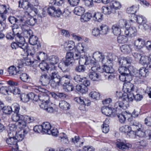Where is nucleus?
<instances>
[{
	"mask_svg": "<svg viewBox=\"0 0 151 151\" xmlns=\"http://www.w3.org/2000/svg\"><path fill=\"white\" fill-rule=\"evenodd\" d=\"M120 131L124 133H129L132 131V128L129 125H125L119 128Z\"/></svg>",
	"mask_w": 151,
	"mask_h": 151,
	"instance_id": "46",
	"label": "nucleus"
},
{
	"mask_svg": "<svg viewBox=\"0 0 151 151\" xmlns=\"http://www.w3.org/2000/svg\"><path fill=\"white\" fill-rule=\"evenodd\" d=\"M29 0H20L18 1L19 7L24 9H31V4L27 1Z\"/></svg>",
	"mask_w": 151,
	"mask_h": 151,
	"instance_id": "21",
	"label": "nucleus"
},
{
	"mask_svg": "<svg viewBox=\"0 0 151 151\" xmlns=\"http://www.w3.org/2000/svg\"><path fill=\"white\" fill-rule=\"evenodd\" d=\"M65 60L69 61V63L71 64L73 60V53L71 52H67Z\"/></svg>",
	"mask_w": 151,
	"mask_h": 151,
	"instance_id": "63",
	"label": "nucleus"
},
{
	"mask_svg": "<svg viewBox=\"0 0 151 151\" xmlns=\"http://www.w3.org/2000/svg\"><path fill=\"white\" fill-rule=\"evenodd\" d=\"M117 115L119 122L122 123L125 122L126 118H129L130 117L131 113L129 111H125L121 114Z\"/></svg>",
	"mask_w": 151,
	"mask_h": 151,
	"instance_id": "16",
	"label": "nucleus"
},
{
	"mask_svg": "<svg viewBox=\"0 0 151 151\" xmlns=\"http://www.w3.org/2000/svg\"><path fill=\"white\" fill-rule=\"evenodd\" d=\"M118 70L120 74H128L131 73L129 69L126 67V66L120 65Z\"/></svg>",
	"mask_w": 151,
	"mask_h": 151,
	"instance_id": "36",
	"label": "nucleus"
},
{
	"mask_svg": "<svg viewBox=\"0 0 151 151\" xmlns=\"http://www.w3.org/2000/svg\"><path fill=\"white\" fill-rule=\"evenodd\" d=\"M20 78L23 82H28L30 80L29 75L26 73H23L21 74L20 77Z\"/></svg>",
	"mask_w": 151,
	"mask_h": 151,
	"instance_id": "59",
	"label": "nucleus"
},
{
	"mask_svg": "<svg viewBox=\"0 0 151 151\" xmlns=\"http://www.w3.org/2000/svg\"><path fill=\"white\" fill-rule=\"evenodd\" d=\"M103 15L101 13L97 12L95 13L93 16V19L98 22H101L103 19Z\"/></svg>",
	"mask_w": 151,
	"mask_h": 151,
	"instance_id": "39",
	"label": "nucleus"
},
{
	"mask_svg": "<svg viewBox=\"0 0 151 151\" xmlns=\"http://www.w3.org/2000/svg\"><path fill=\"white\" fill-rule=\"evenodd\" d=\"M17 126L14 124H10L9 125V130L8 131V134H11L13 135L16 134Z\"/></svg>",
	"mask_w": 151,
	"mask_h": 151,
	"instance_id": "34",
	"label": "nucleus"
},
{
	"mask_svg": "<svg viewBox=\"0 0 151 151\" xmlns=\"http://www.w3.org/2000/svg\"><path fill=\"white\" fill-rule=\"evenodd\" d=\"M133 18L136 20L137 23L140 25H142L145 29H147L148 27L147 25L146 24V19L142 17V15H134Z\"/></svg>",
	"mask_w": 151,
	"mask_h": 151,
	"instance_id": "12",
	"label": "nucleus"
},
{
	"mask_svg": "<svg viewBox=\"0 0 151 151\" xmlns=\"http://www.w3.org/2000/svg\"><path fill=\"white\" fill-rule=\"evenodd\" d=\"M149 57L145 56H141L139 60V63L142 65H146L149 63Z\"/></svg>",
	"mask_w": 151,
	"mask_h": 151,
	"instance_id": "54",
	"label": "nucleus"
},
{
	"mask_svg": "<svg viewBox=\"0 0 151 151\" xmlns=\"http://www.w3.org/2000/svg\"><path fill=\"white\" fill-rule=\"evenodd\" d=\"M78 63L79 65H86V63L88 61V58L86 55H84L83 56H81L79 59Z\"/></svg>",
	"mask_w": 151,
	"mask_h": 151,
	"instance_id": "45",
	"label": "nucleus"
},
{
	"mask_svg": "<svg viewBox=\"0 0 151 151\" xmlns=\"http://www.w3.org/2000/svg\"><path fill=\"white\" fill-rule=\"evenodd\" d=\"M7 83L9 85L8 86L9 90H11L15 87L16 86H19V83L20 82H14L13 81L9 80L8 81H7Z\"/></svg>",
	"mask_w": 151,
	"mask_h": 151,
	"instance_id": "53",
	"label": "nucleus"
},
{
	"mask_svg": "<svg viewBox=\"0 0 151 151\" xmlns=\"http://www.w3.org/2000/svg\"><path fill=\"white\" fill-rule=\"evenodd\" d=\"M22 122L18 123V126L20 128L25 127L27 123L33 122L34 120L33 117L27 115H22L21 116Z\"/></svg>",
	"mask_w": 151,
	"mask_h": 151,
	"instance_id": "5",
	"label": "nucleus"
},
{
	"mask_svg": "<svg viewBox=\"0 0 151 151\" xmlns=\"http://www.w3.org/2000/svg\"><path fill=\"white\" fill-rule=\"evenodd\" d=\"M70 76L69 75H65L61 77L60 81L59 86L61 85L63 86L64 87L67 86L69 83H70Z\"/></svg>",
	"mask_w": 151,
	"mask_h": 151,
	"instance_id": "22",
	"label": "nucleus"
},
{
	"mask_svg": "<svg viewBox=\"0 0 151 151\" xmlns=\"http://www.w3.org/2000/svg\"><path fill=\"white\" fill-rule=\"evenodd\" d=\"M65 48L67 50H71L75 48V46L74 42L72 41H70L68 42L67 45H65Z\"/></svg>",
	"mask_w": 151,
	"mask_h": 151,
	"instance_id": "43",
	"label": "nucleus"
},
{
	"mask_svg": "<svg viewBox=\"0 0 151 151\" xmlns=\"http://www.w3.org/2000/svg\"><path fill=\"white\" fill-rule=\"evenodd\" d=\"M29 100L31 99V100H34L35 101H38V95H37L34 92H31L27 94Z\"/></svg>",
	"mask_w": 151,
	"mask_h": 151,
	"instance_id": "62",
	"label": "nucleus"
},
{
	"mask_svg": "<svg viewBox=\"0 0 151 151\" xmlns=\"http://www.w3.org/2000/svg\"><path fill=\"white\" fill-rule=\"evenodd\" d=\"M134 45L135 49L139 50L145 45V41L143 39L139 38L134 41Z\"/></svg>",
	"mask_w": 151,
	"mask_h": 151,
	"instance_id": "15",
	"label": "nucleus"
},
{
	"mask_svg": "<svg viewBox=\"0 0 151 151\" xmlns=\"http://www.w3.org/2000/svg\"><path fill=\"white\" fill-rule=\"evenodd\" d=\"M38 38L36 36L34 35L29 38V42L30 44L34 45H37V48L40 47L41 45L40 43H38Z\"/></svg>",
	"mask_w": 151,
	"mask_h": 151,
	"instance_id": "26",
	"label": "nucleus"
},
{
	"mask_svg": "<svg viewBox=\"0 0 151 151\" xmlns=\"http://www.w3.org/2000/svg\"><path fill=\"white\" fill-rule=\"evenodd\" d=\"M37 19L34 17H32L28 19L26 22L25 24L29 25L32 26L34 25L37 22Z\"/></svg>",
	"mask_w": 151,
	"mask_h": 151,
	"instance_id": "56",
	"label": "nucleus"
},
{
	"mask_svg": "<svg viewBox=\"0 0 151 151\" xmlns=\"http://www.w3.org/2000/svg\"><path fill=\"white\" fill-rule=\"evenodd\" d=\"M101 9L103 12L105 14L109 15L112 13H113L109 5L108 6H103Z\"/></svg>",
	"mask_w": 151,
	"mask_h": 151,
	"instance_id": "52",
	"label": "nucleus"
},
{
	"mask_svg": "<svg viewBox=\"0 0 151 151\" xmlns=\"http://www.w3.org/2000/svg\"><path fill=\"white\" fill-rule=\"evenodd\" d=\"M32 89L33 92L37 93H40L38 94V100L40 101L50 102L49 96L45 93L46 91V89L40 86H37L34 87Z\"/></svg>",
	"mask_w": 151,
	"mask_h": 151,
	"instance_id": "3",
	"label": "nucleus"
},
{
	"mask_svg": "<svg viewBox=\"0 0 151 151\" xmlns=\"http://www.w3.org/2000/svg\"><path fill=\"white\" fill-rule=\"evenodd\" d=\"M109 5L113 13L115 12V10L119 9L121 7L120 3L117 1H111Z\"/></svg>",
	"mask_w": 151,
	"mask_h": 151,
	"instance_id": "24",
	"label": "nucleus"
},
{
	"mask_svg": "<svg viewBox=\"0 0 151 151\" xmlns=\"http://www.w3.org/2000/svg\"><path fill=\"white\" fill-rule=\"evenodd\" d=\"M138 10V8L137 6H132L127 8V12L128 14H132L134 16V15H135L134 13L136 12Z\"/></svg>",
	"mask_w": 151,
	"mask_h": 151,
	"instance_id": "49",
	"label": "nucleus"
},
{
	"mask_svg": "<svg viewBox=\"0 0 151 151\" xmlns=\"http://www.w3.org/2000/svg\"><path fill=\"white\" fill-rule=\"evenodd\" d=\"M122 100V101H118L115 103L114 105L115 109L121 110L126 109L127 108V105L125 102L124 100Z\"/></svg>",
	"mask_w": 151,
	"mask_h": 151,
	"instance_id": "20",
	"label": "nucleus"
},
{
	"mask_svg": "<svg viewBox=\"0 0 151 151\" xmlns=\"http://www.w3.org/2000/svg\"><path fill=\"white\" fill-rule=\"evenodd\" d=\"M9 21L12 24H14L17 23H19L20 22H22V19L18 17V18H16L13 16H10L8 18Z\"/></svg>",
	"mask_w": 151,
	"mask_h": 151,
	"instance_id": "47",
	"label": "nucleus"
},
{
	"mask_svg": "<svg viewBox=\"0 0 151 151\" xmlns=\"http://www.w3.org/2000/svg\"><path fill=\"white\" fill-rule=\"evenodd\" d=\"M10 91V90H9L8 87L3 86L0 88V92L4 94H6L9 95L10 94L11 92Z\"/></svg>",
	"mask_w": 151,
	"mask_h": 151,
	"instance_id": "64",
	"label": "nucleus"
},
{
	"mask_svg": "<svg viewBox=\"0 0 151 151\" xmlns=\"http://www.w3.org/2000/svg\"><path fill=\"white\" fill-rule=\"evenodd\" d=\"M116 145L118 148L124 151L128 149L132 146L131 144L126 143L125 141H123L119 139L117 140Z\"/></svg>",
	"mask_w": 151,
	"mask_h": 151,
	"instance_id": "8",
	"label": "nucleus"
},
{
	"mask_svg": "<svg viewBox=\"0 0 151 151\" xmlns=\"http://www.w3.org/2000/svg\"><path fill=\"white\" fill-rule=\"evenodd\" d=\"M132 61V58L129 57L119 58L118 59V62L120 65L126 66V65L131 63Z\"/></svg>",
	"mask_w": 151,
	"mask_h": 151,
	"instance_id": "18",
	"label": "nucleus"
},
{
	"mask_svg": "<svg viewBox=\"0 0 151 151\" xmlns=\"http://www.w3.org/2000/svg\"><path fill=\"white\" fill-rule=\"evenodd\" d=\"M93 57L96 61L101 62L102 65L107 63V60L105 58L104 55L101 52H95L93 54Z\"/></svg>",
	"mask_w": 151,
	"mask_h": 151,
	"instance_id": "11",
	"label": "nucleus"
},
{
	"mask_svg": "<svg viewBox=\"0 0 151 151\" xmlns=\"http://www.w3.org/2000/svg\"><path fill=\"white\" fill-rule=\"evenodd\" d=\"M107 63L106 64H103L104 65V72L109 74L113 73L114 72V70L111 66H109L107 65Z\"/></svg>",
	"mask_w": 151,
	"mask_h": 151,
	"instance_id": "55",
	"label": "nucleus"
},
{
	"mask_svg": "<svg viewBox=\"0 0 151 151\" xmlns=\"http://www.w3.org/2000/svg\"><path fill=\"white\" fill-rule=\"evenodd\" d=\"M59 139L63 143H68L69 142L66 135L64 133H61L59 137Z\"/></svg>",
	"mask_w": 151,
	"mask_h": 151,
	"instance_id": "50",
	"label": "nucleus"
},
{
	"mask_svg": "<svg viewBox=\"0 0 151 151\" xmlns=\"http://www.w3.org/2000/svg\"><path fill=\"white\" fill-rule=\"evenodd\" d=\"M22 116V115H21L18 113H14L12 115V120L14 122H18L17 123V125H18L19 122H22V119L21 118Z\"/></svg>",
	"mask_w": 151,
	"mask_h": 151,
	"instance_id": "40",
	"label": "nucleus"
},
{
	"mask_svg": "<svg viewBox=\"0 0 151 151\" xmlns=\"http://www.w3.org/2000/svg\"><path fill=\"white\" fill-rule=\"evenodd\" d=\"M123 90L125 92H127L129 93H137V89L133 84L130 82L124 83L123 84Z\"/></svg>",
	"mask_w": 151,
	"mask_h": 151,
	"instance_id": "7",
	"label": "nucleus"
},
{
	"mask_svg": "<svg viewBox=\"0 0 151 151\" xmlns=\"http://www.w3.org/2000/svg\"><path fill=\"white\" fill-rule=\"evenodd\" d=\"M39 67L41 70L43 71H45V70H47V73L48 72L49 69L51 68V67H49V66L45 62L41 63L39 65Z\"/></svg>",
	"mask_w": 151,
	"mask_h": 151,
	"instance_id": "51",
	"label": "nucleus"
},
{
	"mask_svg": "<svg viewBox=\"0 0 151 151\" xmlns=\"http://www.w3.org/2000/svg\"><path fill=\"white\" fill-rule=\"evenodd\" d=\"M50 102L40 101L39 105L40 108L48 112L52 113L54 111L53 108L50 106Z\"/></svg>",
	"mask_w": 151,
	"mask_h": 151,
	"instance_id": "14",
	"label": "nucleus"
},
{
	"mask_svg": "<svg viewBox=\"0 0 151 151\" xmlns=\"http://www.w3.org/2000/svg\"><path fill=\"white\" fill-rule=\"evenodd\" d=\"M149 73V72L147 69L142 67L134 74L136 77L141 79L147 77L148 76Z\"/></svg>",
	"mask_w": 151,
	"mask_h": 151,
	"instance_id": "9",
	"label": "nucleus"
},
{
	"mask_svg": "<svg viewBox=\"0 0 151 151\" xmlns=\"http://www.w3.org/2000/svg\"><path fill=\"white\" fill-rule=\"evenodd\" d=\"M15 37L16 42H13L11 44V46L13 49H17L18 50L22 53L27 51L28 46L25 43L24 37L19 32L13 33L9 32L6 35V37L8 40H13Z\"/></svg>",
	"mask_w": 151,
	"mask_h": 151,
	"instance_id": "1",
	"label": "nucleus"
},
{
	"mask_svg": "<svg viewBox=\"0 0 151 151\" xmlns=\"http://www.w3.org/2000/svg\"><path fill=\"white\" fill-rule=\"evenodd\" d=\"M126 27V26H125L124 27V32L126 36L129 37H133L136 35L137 31L135 27H130L128 28Z\"/></svg>",
	"mask_w": 151,
	"mask_h": 151,
	"instance_id": "13",
	"label": "nucleus"
},
{
	"mask_svg": "<svg viewBox=\"0 0 151 151\" xmlns=\"http://www.w3.org/2000/svg\"><path fill=\"white\" fill-rule=\"evenodd\" d=\"M130 123L131 125L134 127V128H135L136 129H140L141 130L142 129V125L138 122L135 120H132L130 121Z\"/></svg>",
	"mask_w": 151,
	"mask_h": 151,
	"instance_id": "44",
	"label": "nucleus"
},
{
	"mask_svg": "<svg viewBox=\"0 0 151 151\" xmlns=\"http://www.w3.org/2000/svg\"><path fill=\"white\" fill-rule=\"evenodd\" d=\"M59 59L57 56L53 55L50 56L49 58V61L50 64L52 65L53 67L54 65L56 64L59 61Z\"/></svg>",
	"mask_w": 151,
	"mask_h": 151,
	"instance_id": "37",
	"label": "nucleus"
},
{
	"mask_svg": "<svg viewBox=\"0 0 151 151\" xmlns=\"http://www.w3.org/2000/svg\"><path fill=\"white\" fill-rule=\"evenodd\" d=\"M92 15L91 13L87 12L82 15L81 19L84 22L87 21L90 19Z\"/></svg>",
	"mask_w": 151,
	"mask_h": 151,
	"instance_id": "58",
	"label": "nucleus"
},
{
	"mask_svg": "<svg viewBox=\"0 0 151 151\" xmlns=\"http://www.w3.org/2000/svg\"><path fill=\"white\" fill-rule=\"evenodd\" d=\"M100 30L101 34L106 35L109 32V27L106 24H102L100 26Z\"/></svg>",
	"mask_w": 151,
	"mask_h": 151,
	"instance_id": "42",
	"label": "nucleus"
},
{
	"mask_svg": "<svg viewBox=\"0 0 151 151\" xmlns=\"http://www.w3.org/2000/svg\"><path fill=\"white\" fill-rule=\"evenodd\" d=\"M89 76L90 78L93 81H98L100 77L99 74L95 71H92V70L89 73Z\"/></svg>",
	"mask_w": 151,
	"mask_h": 151,
	"instance_id": "33",
	"label": "nucleus"
},
{
	"mask_svg": "<svg viewBox=\"0 0 151 151\" xmlns=\"http://www.w3.org/2000/svg\"><path fill=\"white\" fill-rule=\"evenodd\" d=\"M127 37L124 35H120L117 37V41L119 43H124L127 42Z\"/></svg>",
	"mask_w": 151,
	"mask_h": 151,
	"instance_id": "60",
	"label": "nucleus"
},
{
	"mask_svg": "<svg viewBox=\"0 0 151 151\" xmlns=\"http://www.w3.org/2000/svg\"><path fill=\"white\" fill-rule=\"evenodd\" d=\"M147 145L146 141L141 140L137 142V146L136 147V150L140 151Z\"/></svg>",
	"mask_w": 151,
	"mask_h": 151,
	"instance_id": "32",
	"label": "nucleus"
},
{
	"mask_svg": "<svg viewBox=\"0 0 151 151\" xmlns=\"http://www.w3.org/2000/svg\"><path fill=\"white\" fill-rule=\"evenodd\" d=\"M21 28L22 29L26 30L25 33V34L27 35V36H25L26 37H27V38L29 39L32 36L34 35H33L32 32L31 30H27V27L25 25H22L21 27Z\"/></svg>",
	"mask_w": 151,
	"mask_h": 151,
	"instance_id": "41",
	"label": "nucleus"
},
{
	"mask_svg": "<svg viewBox=\"0 0 151 151\" xmlns=\"http://www.w3.org/2000/svg\"><path fill=\"white\" fill-rule=\"evenodd\" d=\"M10 9L8 5H0V13H7L9 12Z\"/></svg>",
	"mask_w": 151,
	"mask_h": 151,
	"instance_id": "38",
	"label": "nucleus"
},
{
	"mask_svg": "<svg viewBox=\"0 0 151 151\" xmlns=\"http://www.w3.org/2000/svg\"><path fill=\"white\" fill-rule=\"evenodd\" d=\"M2 109L3 112L6 114H9L11 113L12 111V109L11 106H3Z\"/></svg>",
	"mask_w": 151,
	"mask_h": 151,
	"instance_id": "61",
	"label": "nucleus"
},
{
	"mask_svg": "<svg viewBox=\"0 0 151 151\" xmlns=\"http://www.w3.org/2000/svg\"><path fill=\"white\" fill-rule=\"evenodd\" d=\"M127 22L126 21H120L119 23L113 25L111 27L112 32L115 35H119L124 29L125 26H127Z\"/></svg>",
	"mask_w": 151,
	"mask_h": 151,
	"instance_id": "4",
	"label": "nucleus"
},
{
	"mask_svg": "<svg viewBox=\"0 0 151 151\" xmlns=\"http://www.w3.org/2000/svg\"><path fill=\"white\" fill-rule=\"evenodd\" d=\"M86 45L84 43H79L75 47V50L79 52H85L86 51Z\"/></svg>",
	"mask_w": 151,
	"mask_h": 151,
	"instance_id": "23",
	"label": "nucleus"
},
{
	"mask_svg": "<svg viewBox=\"0 0 151 151\" xmlns=\"http://www.w3.org/2000/svg\"><path fill=\"white\" fill-rule=\"evenodd\" d=\"M85 11L84 8L81 6L75 7L73 11L74 13L76 14L78 16H82Z\"/></svg>",
	"mask_w": 151,
	"mask_h": 151,
	"instance_id": "35",
	"label": "nucleus"
},
{
	"mask_svg": "<svg viewBox=\"0 0 151 151\" xmlns=\"http://www.w3.org/2000/svg\"><path fill=\"white\" fill-rule=\"evenodd\" d=\"M41 126L42 127V130L43 133L48 134L51 127L50 123L47 122H44L41 125Z\"/></svg>",
	"mask_w": 151,
	"mask_h": 151,
	"instance_id": "25",
	"label": "nucleus"
},
{
	"mask_svg": "<svg viewBox=\"0 0 151 151\" xmlns=\"http://www.w3.org/2000/svg\"><path fill=\"white\" fill-rule=\"evenodd\" d=\"M69 61L68 60H64L61 62L59 64L58 67L63 71H65L67 67L70 64Z\"/></svg>",
	"mask_w": 151,
	"mask_h": 151,
	"instance_id": "30",
	"label": "nucleus"
},
{
	"mask_svg": "<svg viewBox=\"0 0 151 151\" xmlns=\"http://www.w3.org/2000/svg\"><path fill=\"white\" fill-rule=\"evenodd\" d=\"M56 67L53 66L48 70V73L51 81L50 85L53 88L59 86L61 77L58 71L56 70Z\"/></svg>",
	"mask_w": 151,
	"mask_h": 151,
	"instance_id": "2",
	"label": "nucleus"
},
{
	"mask_svg": "<svg viewBox=\"0 0 151 151\" xmlns=\"http://www.w3.org/2000/svg\"><path fill=\"white\" fill-rule=\"evenodd\" d=\"M121 51L125 54H128L131 51V49L129 46L128 45H124L120 47Z\"/></svg>",
	"mask_w": 151,
	"mask_h": 151,
	"instance_id": "48",
	"label": "nucleus"
},
{
	"mask_svg": "<svg viewBox=\"0 0 151 151\" xmlns=\"http://www.w3.org/2000/svg\"><path fill=\"white\" fill-rule=\"evenodd\" d=\"M74 100L80 104L79 107V109L81 110H85V106H88L90 105L89 102H87V101L83 97L81 96L75 98Z\"/></svg>",
	"mask_w": 151,
	"mask_h": 151,
	"instance_id": "6",
	"label": "nucleus"
},
{
	"mask_svg": "<svg viewBox=\"0 0 151 151\" xmlns=\"http://www.w3.org/2000/svg\"><path fill=\"white\" fill-rule=\"evenodd\" d=\"M101 111L103 114L107 116H113L115 113L113 112L112 108L108 106H104L101 109Z\"/></svg>",
	"mask_w": 151,
	"mask_h": 151,
	"instance_id": "19",
	"label": "nucleus"
},
{
	"mask_svg": "<svg viewBox=\"0 0 151 151\" xmlns=\"http://www.w3.org/2000/svg\"><path fill=\"white\" fill-rule=\"evenodd\" d=\"M7 70L9 75L11 76L17 75L20 70L14 65H12L9 67L8 68Z\"/></svg>",
	"mask_w": 151,
	"mask_h": 151,
	"instance_id": "27",
	"label": "nucleus"
},
{
	"mask_svg": "<svg viewBox=\"0 0 151 151\" xmlns=\"http://www.w3.org/2000/svg\"><path fill=\"white\" fill-rule=\"evenodd\" d=\"M49 80L50 76H48L45 73L41 76L40 81L43 85H45L48 83Z\"/></svg>",
	"mask_w": 151,
	"mask_h": 151,
	"instance_id": "29",
	"label": "nucleus"
},
{
	"mask_svg": "<svg viewBox=\"0 0 151 151\" xmlns=\"http://www.w3.org/2000/svg\"><path fill=\"white\" fill-rule=\"evenodd\" d=\"M136 93L135 92L132 93H129V94H127V96L123 95L121 97V98L122 100H124L126 104L127 100L129 101H132L133 100V99H134V95Z\"/></svg>",
	"mask_w": 151,
	"mask_h": 151,
	"instance_id": "28",
	"label": "nucleus"
},
{
	"mask_svg": "<svg viewBox=\"0 0 151 151\" xmlns=\"http://www.w3.org/2000/svg\"><path fill=\"white\" fill-rule=\"evenodd\" d=\"M60 107L63 110H67L70 109V104L65 101L62 100L60 101Z\"/></svg>",
	"mask_w": 151,
	"mask_h": 151,
	"instance_id": "31",
	"label": "nucleus"
},
{
	"mask_svg": "<svg viewBox=\"0 0 151 151\" xmlns=\"http://www.w3.org/2000/svg\"><path fill=\"white\" fill-rule=\"evenodd\" d=\"M15 137L17 140V142L21 141L24 139V134H22V132L19 131L18 132H16V134L15 135Z\"/></svg>",
	"mask_w": 151,
	"mask_h": 151,
	"instance_id": "57",
	"label": "nucleus"
},
{
	"mask_svg": "<svg viewBox=\"0 0 151 151\" xmlns=\"http://www.w3.org/2000/svg\"><path fill=\"white\" fill-rule=\"evenodd\" d=\"M30 54L36 61H44L45 60L47 55L45 52H41L36 54L30 53Z\"/></svg>",
	"mask_w": 151,
	"mask_h": 151,
	"instance_id": "10",
	"label": "nucleus"
},
{
	"mask_svg": "<svg viewBox=\"0 0 151 151\" xmlns=\"http://www.w3.org/2000/svg\"><path fill=\"white\" fill-rule=\"evenodd\" d=\"M15 135H13L11 134H8V138L6 139V143L11 147L12 146L14 145L17 144V140L15 137Z\"/></svg>",
	"mask_w": 151,
	"mask_h": 151,
	"instance_id": "17",
	"label": "nucleus"
}]
</instances>
